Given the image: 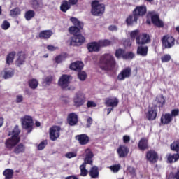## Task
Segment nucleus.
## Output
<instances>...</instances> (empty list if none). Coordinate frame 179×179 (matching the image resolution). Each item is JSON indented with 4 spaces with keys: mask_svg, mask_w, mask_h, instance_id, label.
<instances>
[{
    "mask_svg": "<svg viewBox=\"0 0 179 179\" xmlns=\"http://www.w3.org/2000/svg\"><path fill=\"white\" fill-rule=\"evenodd\" d=\"M152 41V36L149 34L143 33L141 36H137L136 38V44L139 45H145V44H149Z\"/></svg>",
    "mask_w": 179,
    "mask_h": 179,
    "instance_id": "obj_10",
    "label": "nucleus"
},
{
    "mask_svg": "<svg viewBox=\"0 0 179 179\" xmlns=\"http://www.w3.org/2000/svg\"><path fill=\"white\" fill-rule=\"evenodd\" d=\"M108 30H110V31H117V30H118V29L117 28V26H115V25H110L108 27Z\"/></svg>",
    "mask_w": 179,
    "mask_h": 179,
    "instance_id": "obj_61",
    "label": "nucleus"
},
{
    "mask_svg": "<svg viewBox=\"0 0 179 179\" xmlns=\"http://www.w3.org/2000/svg\"><path fill=\"white\" fill-rule=\"evenodd\" d=\"M171 60V56L169 54H166L164 56L161 57V61L162 62H169V61Z\"/></svg>",
    "mask_w": 179,
    "mask_h": 179,
    "instance_id": "obj_48",
    "label": "nucleus"
},
{
    "mask_svg": "<svg viewBox=\"0 0 179 179\" xmlns=\"http://www.w3.org/2000/svg\"><path fill=\"white\" fill-rule=\"evenodd\" d=\"M9 27H10V23H9L8 20H4L1 24V29H3V30H8Z\"/></svg>",
    "mask_w": 179,
    "mask_h": 179,
    "instance_id": "obj_51",
    "label": "nucleus"
},
{
    "mask_svg": "<svg viewBox=\"0 0 179 179\" xmlns=\"http://www.w3.org/2000/svg\"><path fill=\"white\" fill-rule=\"evenodd\" d=\"M56 64H61L62 62V55H59L55 57Z\"/></svg>",
    "mask_w": 179,
    "mask_h": 179,
    "instance_id": "obj_59",
    "label": "nucleus"
},
{
    "mask_svg": "<svg viewBox=\"0 0 179 179\" xmlns=\"http://www.w3.org/2000/svg\"><path fill=\"white\" fill-rule=\"evenodd\" d=\"M173 121V117L170 113H165L162 115L160 122L162 125H169Z\"/></svg>",
    "mask_w": 179,
    "mask_h": 179,
    "instance_id": "obj_23",
    "label": "nucleus"
},
{
    "mask_svg": "<svg viewBox=\"0 0 179 179\" xmlns=\"http://www.w3.org/2000/svg\"><path fill=\"white\" fill-rule=\"evenodd\" d=\"M157 107H159V108H163V106L166 104V99H164V96L163 95H159L157 97Z\"/></svg>",
    "mask_w": 179,
    "mask_h": 179,
    "instance_id": "obj_33",
    "label": "nucleus"
},
{
    "mask_svg": "<svg viewBox=\"0 0 179 179\" xmlns=\"http://www.w3.org/2000/svg\"><path fill=\"white\" fill-rule=\"evenodd\" d=\"M125 54V50L119 48L117 50H116L115 53V56L116 57V58L120 59V58H123V56Z\"/></svg>",
    "mask_w": 179,
    "mask_h": 179,
    "instance_id": "obj_40",
    "label": "nucleus"
},
{
    "mask_svg": "<svg viewBox=\"0 0 179 179\" xmlns=\"http://www.w3.org/2000/svg\"><path fill=\"white\" fill-rule=\"evenodd\" d=\"M71 78H72V76L70 75L62 74L58 80V86H59L62 90H66L71 83Z\"/></svg>",
    "mask_w": 179,
    "mask_h": 179,
    "instance_id": "obj_7",
    "label": "nucleus"
},
{
    "mask_svg": "<svg viewBox=\"0 0 179 179\" xmlns=\"http://www.w3.org/2000/svg\"><path fill=\"white\" fill-rule=\"evenodd\" d=\"M145 159L151 164H155L159 162V154L155 150H148L145 153Z\"/></svg>",
    "mask_w": 179,
    "mask_h": 179,
    "instance_id": "obj_8",
    "label": "nucleus"
},
{
    "mask_svg": "<svg viewBox=\"0 0 179 179\" xmlns=\"http://www.w3.org/2000/svg\"><path fill=\"white\" fill-rule=\"evenodd\" d=\"M52 80H54V76H48L44 79L45 83L48 86L52 83Z\"/></svg>",
    "mask_w": 179,
    "mask_h": 179,
    "instance_id": "obj_47",
    "label": "nucleus"
},
{
    "mask_svg": "<svg viewBox=\"0 0 179 179\" xmlns=\"http://www.w3.org/2000/svg\"><path fill=\"white\" fill-rule=\"evenodd\" d=\"M173 178L179 179V169H178L177 171L175 173Z\"/></svg>",
    "mask_w": 179,
    "mask_h": 179,
    "instance_id": "obj_64",
    "label": "nucleus"
},
{
    "mask_svg": "<svg viewBox=\"0 0 179 179\" xmlns=\"http://www.w3.org/2000/svg\"><path fill=\"white\" fill-rule=\"evenodd\" d=\"M179 160V154L175 153V154H169L167 157V162L168 163H176V162H178Z\"/></svg>",
    "mask_w": 179,
    "mask_h": 179,
    "instance_id": "obj_30",
    "label": "nucleus"
},
{
    "mask_svg": "<svg viewBox=\"0 0 179 179\" xmlns=\"http://www.w3.org/2000/svg\"><path fill=\"white\" fill-rule=\"evenodd\" d=\"M135 58V53L132 52H127L123 55V59H134Z\"/></svg>",
    "mask_w": 179,
    "mask_h": 179,
    "instance_id": "obj_41",
    "label": "nucleus"
},
{
    "mask_svg": "<svg viewBox=\"0 0 179 179\" xmlns=\"http://www.w3.org/2000/svg\"><path fill=\"white\" fill-rule=\"evenodd\" d=\"M17 59L16 60V64L18 66L21 65H24V62H26V53L22 51H20L17 52Z\"/></svg>",
    "mask_w": 179,
    "mask_h": 179,
    "instance_id": "obj_26",
    "label": "nucleus"
},
{
    "mask_svg": "<svg viewBox=\"0 0 179 179\" xmlns=\"http://www.w3.org/2000/svg\"><path fill=\"white\" fill-rule=\"evenodd\" d=\"M87 48L89 52H99L100 51V46L99 42H91L87 44Z\"/></svg>",
    "mask_w": 179,
    "mask_h": 179,
    "instance_id": "obj_19",
    "label": "nucleus"
},
{
    "mask_svg": "<svg viewBox=\"0 0 179 179\" xmlns=\"http://www.w3.org/2000/svg\"><path fill=\"white\" fill-rule=\"evenodd\" d=\"M78 77L80 80H86V78H87V74L85 71H78Z\"/></svg>",
    "mask_w": 179,
    "mask_h": 179,
    "instance_id": "obj_46",
    "label": "nucleus"
},
{
    "mask_svg": "<svg viewBox=\"0 0 179 179\" xmlns=\"http://www.w3.org/2000/svg\"><path fill=\"white\" fill-rule=\"evenodd\" d=\"M117 66V61L113 55L110 53H105L103 55L99 60V68L101 71H106L111 72L115 69Z\"/></svg>",
    "mask_w": 179,
    "mask_h": 179,
    "instance_id": "obj_3",
    "label": "nucleus"
},
{
    "mask_svg": "<svg viewBox=\"0 0 179 179\" xmlns=\"http://www.w3.org/2000/svg\"><path fill=\"white\" fill-rule=\"evenodd\" d=\"M120 101L115 97L106 98L105 100V104L106 107H117Z\"/></svg>",
    "mask_w": 179,
    "mask_h": 179,
    "instance_id": "obj_21",
    "label": "nucleus"
},
{
    "mask_svg": "<svg viewBox=\"0 0 179 179\" xmlns=\"http://www.w3.org/2000/svg\"><path fill=\"white\" fill-rule=\"evenodd\" d=\"M21 13L22 10H20V8L19 7H16L10 11V16H11V17H17V16L21 15Z\"/></svg>",
    "mask_w": 179,
    "mask_h": 179,
    "instance_id": "obj_36",
    "label": "nucleus"
},
{
    "mask_svg": "<svg viewBox=\"0 0 179 179\" xmlns=\"http://www.w3.org/2000/svg\"><path fill=\"white\" fill-rule=\"evenodd\" d=\"M76 139L78 141L80 145H87L90 142V138L87 134H80L76 136Z\"/></svg>",
    "mask_w": 179,
    "mask_h": 179,
    "instance_id": "obj_20",
    "label": "nucleus"
},
{
    "mask_svg": "<svg viewBox=\"0 0 179 179\" xmlns=\"http://www.w3.org/2000/svg\"><path fill=\"white\" fill-rule=\"evenodd\" d=\"M149 51V47L148 46H138L137 48V55H141V57H147L148 52Z\"/></svg>",
    "mask_w": 179,
    "mask_h": 179,
    "instance_id": "obj_27",
    "label": "nucleus"
},
{
    "mask_svg": "<svg viewBox=\"0 0 179 179\" xmlns=\"http://www.w3.org/2000/svg\"><path fill=\"white\" fill-rule=\"evenodd\" d=\"M80 176H82L83 177H86V176H87L86 165H85V164H82V165L80 166Z\"/></svg>",
    "mask_w": 179,
    "mask_h": 179,
    "instance_id": "obj_45",
    "label": "nucleus"
},
{
    "mask_svg": "<svg viewBox=\"0 0 179 179\" xmlns=\"http://www.w3.org/2000/svg\"><path fill=\"white\" fill-rule=\"evenodd\" d=\"M151 22L154 26L156 27H159V29L162 27H164V22L162 20H160V17L159 14H150Z\"/></svg>",
    "mask_w": 179,
    "mask_h": 179,
    "instance_id": "obj_12",
    "label": "nucleus"
},
{
    "mask_svg": "<svg viewBox=\"0 0 179 179\" xmlns=\"http://www.w3.org/2000/svg\"><path fill=\"white\" fill-rule=\"evenodd\" d=\"M28 85L30 89L34 90L36 87H38V81L36 78H32L28 80Z\"/></svg>",
    "mask_w": 179,
    "mask_h": 179,
    "instance_id": "obj_35",
    "label": "nucleus"
},
{
    "mask_svg": "<svg viewBox=\"0 0 179 179\" xmlns=\"http://www.w3.org/2000/svg\"><path fill=\"white\" fill-rule=\"evenodd\" d=\"M87 107L88 108H92V107H97V103L93 101H87Z\"/></svg>",
    "mask_w": 179,
    "mask_h": 179,
    "instance_id": "obj_54",
    "label": "nucleus"
},
{
    "mask_svg": "<svg viewBox=\"0 0 179 179\" xmlns=\"http://www.w3.org/2000/svg\"><path fill=\"white\" fill-rule=\"evenodd\" d=\"M47 50H48L49 51H55V50H57V48H55L54 45H48Z\"/></svg>",
    "mask_w": 179,
    "mask_h": 179,
    "instance_id": "obj_63",
    "label": "nucleus"
},
{
    "mask_svg": "<svg viewBox=\"0 0 179 179\" xmlns=\"http://www.w3.org/2000/svg\"><path fill=\"white\" fill-rule=\"evenodd\" d=\"M67 122L70 127H75L79 122L78 115L75 113H69L67 116Z\"/></svg>",
    "mask_w": 179,
    "mask_h": 179,
    "instance_id": "obj_16",
    "label": "nucleus"
},
{
    "mask_svg": "<svg viewBox=\"0 0 179 179\" xmlns=\"http://www.w3.org/2000/svg\"><path fill=\"white\" fill-rule=\"evenodd\" d=\"M61 127L53 126L50 129V138L51 141H57L59 138Z\"/></svg>",
    "mask_w": 179,
    "mask_h": 179,
    "instance_id": "obj_11",
    "label": "nucleus"
},
{
    "mask_svg": "<svg viewBox=\"0 0 179 179\" xmlns=\"http://www.w3.org/2000/svg\"><path fill=\"white\" fill-rule=\"evenodd\" d=\"M130 141H131V137H129V136L124 135L123 136V142H124V143H125V144L129 143Z\"/></svg>",
    "mask_w": 179,
    "mask_h": 179,
    "instance_id": "obj_58",
    "label": "nucleus"
},
{
    "mask_svg": "<svg viewBox=\"0 0 179 179\" xmlns=\"http://www.w3.org/2000/svg\"><path fill=\"white\" fill-rule=\"evenodd\" d=\"M132 75V69L131 67H127L122 70L121 72L117 76L118 80H125L128 78H131Z\"/></svg>",
    "mask_w": 179,
    "mask_h": 179,
    "instance_id": "obj_13",
    "label": "nucleus"
},
{
    "mask_svg": "<svg viewBox=\"0 0 179 179\" xmlns=\"http://www.w3.org/2000/svg\"><path fill=\"white\" fill-rule=\"evenodd\" d=\"M146 118L148 121H155L157 117V109L155 107H151L148 109V112L145 113Z\"/></svg>",
    "mask_w": 179,
    "mask_h": 179,
    "instance_id": "obj_15",
    "label": "nucleus"
},
{
    "mask_svg": "<svg viewBox=\"0 0 179 179\" xmlns=\"http://www.w3.org/2000/svg\"><path fill=\"white\" fill-rule=\"evenodd\" d=\"M171 150H173V152H176V153L179 154V140L174 141L171 145H170Z\"/></svg>",
    "mask_w": 179,
    "mask_h": 179,
    "instance_id": "obj_38",
    "label": "nucleus"
},
{
    "mask_svg": "<svg viewBox=\"0 0 179 179\" xmlns=\"http://www.w3.org/2000/svg\"><path fill=\"white\" fill-rule=\"evenodd\" d=\"M138 148L139 150L144 152V150H148L149 149V143L146 138H142L138 143Z\"/></svg>",
    "mask_w": 179,
    "mask_h": 179,
    "instance_id": "obj_22",
    "label": "nucleus"
},
{
    "mask_svg": "<svg viewBox=\"0 0 179 179\" xmlns=\"http://www.w3.org/2000/svg\"><path fill=\"white\" fill-rule=\"evenodd\" d=\"M76 156H78V154H77L76 152H67V153L65 155V157H66L67 159H72V157H76Z\"/></svg>",
    "mask_w": 179,
    "mask_h": 179,
    "instance_id": "obj_53",
    "label": "nucleus"
},
{
    "mask_svg": "<svg viewBox=\"0 0 179 179\" xmlns=\"http://www.w3.org/2000/svg\"><path fill=\"white\" fill-rule=\"evenodd\" d=\"M15 57H16V52L13 51L7 55L6 58V62L7 65H10L13 61H15Z\"/></svg>",
    "mask_w": 179,
    "mask_h": 179,
    "instance_id": "obj_31",
    "label": "nucleus"
},
{
    "mask_svg": "<svg viewBox=\"0 0 179 179\" xmlns=\"http://www.w3.org/2000/svg\"><path fill=\"white\" fill-rule=\"evenodd\" d=\"M83 66H85V64H83V62L76 61L70 64L69 68L71 71L80 72L83 69Z\"/></svg>",
    "mask_w": 179,
    "mask_h": 179,
    "instance_id": "obj_17",
    "label": "nucleus"
},
{
    "mask_svg": "<svg viewBox=\"0 0 179 179\" xmlns=\"http://www.w3.org/2000/svg\"><path fill=\"white\" fill-rule=\"evenodd\" d=\"M83 164H85V166H86V164H91V166H93V160L92 158H85Z\"/></svg>",
    "mask_w": 179,
    "mask_h": 179,
    "instance_id": "obj_56",
    "label": "nucleus"
},
{
    "mask_svg": "<svg viewBox=\"0 0 179 179\" xmlns=\"http://www.w3.org/2000/svg\"><path fill=\"white\" fill-rule=\"evenodd\" d=\"M146 12H148L146 6H137L133 10V15L141 17L145 16V15H146Z\"/></svg>",
    "mask_w": 179,
    "mask_h": 179,
    "instance_id": "obj_14",
    "label": "nucleus"
},
{
    "mask_svg": "<svg viewBox=\"0 0 179 179\" xmlns=\"http://www.w3.org/2000/svg\"><path fill=\"white\" fill-rule=\"evenodd\" d=\"M89 174L91 178H99V168L96 166H92L90 170Z\"/></svg>",
    "mask_w": 179,
    "mask_h": 179,
    "instance_id": "obj_29",
    "label": "nucleus"
},
{
    "mask_svg": "<svg viewBox=\"0 0 179 179\" xmlns=\"http://www.w3.org/2000/svg\"><path fill=\"white\" fill-rule=\"evenodd\" d=\"M71 9V4L69 3L68 1L64 0L60 6V10L64 13H66V11Z\"/></svg>",
    "mask_w": 179,
    "mask_h": 179,
    "instance_id": "obj_28",
    "label": "nucleus"
},
{
    "mask_svg": "<svg viewBox=\"0 0 179 179\" xmlns=\"http://www.w3.org/2000/svg\"><path fill=\"white\" fill-rule=\"evenodd\" d=\"M31 5L34 10H38V9H40V3L38 2V0H31Z\"/></svg>",
    "mask_w": 179,
    "mask_h": 179,
    "instance_id": "obj_42",
    "label": "nucleus"
},
{
    "mask_svg": "<svg viewBox=\"0 0 179 179\" xmlns=\"http://www.w3.org/2000/svg\"><path fill=\"white\" fill-rule=\"evenodd\" d=\"M20 129H19V126L16 125L12 131V136L8 138L5 142L6 148L8 149V150H12V149L14 148L13 152L15 155L26 152V145H24L23 143H19V142H20Z\"/></svg>",
    "mask_w": 179,
    "mask_h": 179,
    "instance_id": "obj_1",
    "label": "nucleus"
},
{
    "mask_svg": "<svg viewBox=\"0 0 179 179\" xmlns=\"http://www.w3.org/2000/svg\"><path fill=\"white\" fill-rule=\"evenodd\" d=\"M127 171H129L130 176H131V178H136V170L135 168L132 166L127 167Z\"/></svg>",
    "mask_w": 179,
    "mask_h": 179,
    "instance_id": "obj_43",
    "label": "nucleus"
},
{
    "mask_svg": "<svg viewBox=\"0 0 179 179\" xmlns=\"http://www.w3.org/2000/svg\"><path fill=\"white\" fill-rule=\"evenodd\" d=\"M117 153L119 157H127L128 153H129V149H128V147L126 145H120L117 149Z\"/></svg>",
    "mask_w": 179,
    "mask_h": 179,
    "instance_id": "obj_18",
    "label": "nucleus"
},
{
    "mask_svg": "<svg viewBox=\"0 0 179 179\" xmlns=\"http://www.w3.org/2000/svg\"><path fill=\"white\" fill-rule=\"evenodd\" d=\"M46 145H48L47 140L41 141V143H39L38 145V150H43L44 148H45Z\"/></svg>",
    "mask_w": 179,
    "mask_h": 179,
    "instance_id": "obj_49",
    "label": "nucleus"
},
{
    "mask_svg": "<svg viewBox=\"0 0 179 179\" xmlns=\"http://www.w3.org/2000/svg\"><path fill=\"white\" fill-rule=\"evenodd\" d=\"M21 125L23 129L27 131L28 134H30L33 131V125H34V121L33 117L30 115H24L21 118Z\"/></svg>",
    "mask_w": 179,
    "mask_h": 179,
    "instance_id": "obj_5",
    "label": "nucleus"
},
{
    "mask_svg": "<svg viewBox=\"0 0 179 179\" xmlns=\"http://www.w3.org/2000/svg\"><path fill=\"white\" fill-rule=\"evenodd\" d=\"M171 117H178L179 115V109H173L171 113Z\"/></svg>",
    "mask_w": 179,
    "mask_h": 179,
    "instance_id": "obj_57",
    "label": "nucleus"
},
{
    "mask_svg": "<svg viewBox=\"0 0 179 179\" xmlns=\"http://www.w3.org/2000/svg\"><path fill=\"white\" fill-rule=\"evenodd\" d=\"M94 156V155H93V152L92 151H90L88 153L86 154L85 158L93 159Z\"/></svg>",
    "mask_w": 179,
    "mask_h": 179,
    "instance_id": "obj_62",
    "label": "nucleus"
},
{
    "mask_svg": "<svg viewBox=\"0 0 179 179\" xmlns=\"http://www.w3.org/2000/svg\"><path fill=\"white\" fill-rule=\"evenodd\" d=\"M98 44L99 45V48L103 47H108V45H111V41L108 39H101L98 41Z\"/></svg>",
    "mask_w": 179,
    "mask_h": 179,
    "instance_id": "obj_37",
    "label": "nucleus"
},
{
    "mask_svg": "<svg viewBox=\"0 0 179 179\" xmlns=\"http://www.w3.org/2000/svg\"><path fill=\"white\" fill-rule=\"evenodd\" d=\"M92 124H93V118H92L91 117H88L87 119L86 128H90Z\"/></svg>",
    "mask_w": 179,
    "mask_h": 179,
    "instance_id": "obj_55",
    "label": "nucleus"
},
{
    "mask_svg": "<svg viewBox=\"0 0 179 179\" xmlns=\"http://www.w3.org/2000/svg\"><path fill=\"white\" fill-rule=\"evenodd\" d=\"M138 35H139V30L136 29L131 32L130 37L131 38H136V37H139Z\"/></svg>",
    "mask_w": 179,
    "mask_h": 179,
    "instance_id": "obj_52",
    "label": "nucleus"
},
{
    "mask_svg": "<svg viewBox=\"0 0 179 179\" xmlns=\"http://www.w3.org/2000/svg\"><path fill=\"white\" fill-rule=\"evenodd\" d=\"M106 12V5L95 0L91 3V13L92 16H103Z\"/></svg>",
    "mask_w": 179,
    "mask_h": 179,
    "instance_id": "obj_4",
    "label": "nucleus"
},
{
    "mask_svg": "<svg viewBox=\"0 0 179 179\" xmlns=\"http://www.w3.org/2000/svg\"><path fill=\"white\" fill-rule=\"evenodd\" d=\"M13 75H14V73L13 71H10V70L6 71L3 78L4 79H9V78H12Z\"/></svg>",
    "mask_w": 179,
    "mask_h": 179,
    "instance_id": "obj_50",
    "label": "nucleus"
},
{
    "mask_svg": "<svg viewBox=\"0 0 179 179\" xmlns=\"http://www.w3.org/2000/svg\"><path fill=\"white\" fill-rule=\"evenodd\" d=\"M71 22L73 23V24L76 27H83V24L82 22L79 21V20H78V18L75 17H71L70 18Z\"/></svg>",
    "mask_w": 179,
    "mask_h": 179,
    "instance_id": "obj_39",
    "label": "nucleus"
},
{
    "mask_svg": "<svg viewBox=\"0 0 179 179\" xmlns=\"http://www.w3.org/2000/svg\"><path fill=\"white\" fill-rule=\"evenodd\" d=\"M13 169H6L3 172V176H5V179H12L13 178Z\"/></svg>",
    "mask_w": 179,
    "mask_h": 179,
    "instance_id": "obj_34",
    "label": "nucleus"
},
{
    "mask_svg": "<svg viewBox=\"0 0 179 179\" xmlns=\"http://www.w3.org/2000/svg\"><path fill=\"white\" fill-rule=\"evenodd\" d=\"M86 102V95L83 92H77L73 98V103L76 107H81Z\"/></svg>",
    "mask_w": 179,
    "mask_h": 179,
    "instance_id": "obj_9",
    "label": "nucleus"
},
{
    "mask_svg": "<svg viewBox=\"0 0 179 179\" xmlns=\"http://www.w3.org/2000/svg\"><path fill=\"white\" fill-rule=\"evenodd\" d=\"M138 19H139V17L135 14L130 15L125 20L127 26L136 24V23H138Z\"/></svg>",
    "mask_w": 179,
    "mask_h": 179,
    "instance_id": "obj_25",
    "label": "nucleus"
},
{
    "mask_svg": "<svg viewBox=\"0 0 179 179\" xmlns=\"http://www.w3.org/2000/svg\"><path fill=\"white\" fill-rule=\"evenodd\" d=\"M53 33L52 31L48 30H43L38 34V38L40 40H48V38H51V36H52Z\"/></svg>",
    "mask_w": 179,
    "mask_h": 179,
    "instance_id": "obj_24",
    "label": "nucleus"
},
{
    "mask_svg": "<svg viewBox=\"0 0 179 179\" xmlns=\"http://www.w3.org/2000/svg\"><path fill=\"white\" fill-rule=\"evenodd\" d=\"M176 45V38L169 34L164 35L162 38V50L173 48Z\"/></svg>",
    "mask_w": 179,
    "mask_h": 179,
    "instance_id": "obj_6",
    "label": "nucleus"
},
{
    "mask_svg": "<svg viewBox=\"0 0 179 179\" xmlns=\"http://www.w3.org/2000/svg\"><path fill=\"white\" fill-rule=\"evenodd\" d=\"M109 169L113 171V173H118L121 170V164H115L109 167Z\"/></svg>",
    "mask_w": 179,
    "mask_h": 179,
    "instance_id": "obj_44",
    "label": "nucleus"
},
{
    "mask_svg": "<svg viewBox=\"0 0 179 179\" xmlns=\"http://www.w3.org/2000/svg\"><path fill=\"white\" fill-rule=\"evenodd\" d=\"M23 101V95H17L16 96V103H22Z\"/></svg>",
    "mask_w": 179,
    "mask_h": 179,
    "instance_id": "obj_60",
    "label": "nucleus"
},
{
    "mask_svg": "<svg viewBox=\"0 0 179 179\" xmlns=\"http://www.w3.org/2000/svg\"><path fill=\"white\" fill-rule=\"evenodd\" d=\"M34 16H36V12H34V10H29L25 12L24 17L25 20L28 22L31 20V19H33Z\"/></svg>",
    "mask_w": 179,
    "mask_h": 179,
    "instance_id": "obj_32",
    "label": "nucleus"
},
{
    "mask_svg": "<svg viewBox=\"0 0 179 179\" xmlns=\"http://www.w3.org/2000/svg\"><path fill=\"white\" fill-rule=\"evenodd\" d=\"M83 27L71 26L69 28V33L73 36L68 40L70 47H80L86 41V38L82 35Z\"/></svg>",
    "mask_w": 179,
    "mask_h": 179,
    "instance_id": "obj_2",
    "label": "nucleus"
}]
</instances>
